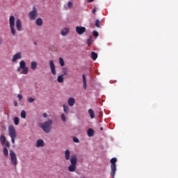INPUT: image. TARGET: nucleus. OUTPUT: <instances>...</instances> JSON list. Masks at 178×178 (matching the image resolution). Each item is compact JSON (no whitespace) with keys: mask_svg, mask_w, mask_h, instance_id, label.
Segmentation results:
<instances>
[{"mask_svg":"<svg viewBox=\"0 0 178 178\" xmlns=\"http://www.w3.org/2000/svg\"><path fill=\"white\" fill-rule=\"evenodd\" d=\"M63 76H64V75H60V76H58V79H57V81H58L59 83H63V81H64Z\"/></svg>","mask_w":178,"mask_h":178,"instance_id":"393cba45","label":"nucleus"},{"mask_svg":"<svg viewBox=\"0 0 178 178\" xmlns=\"http://www.w3.org/2000/svg\"><path fill=\"white\" fill-rule=\"evenodd\" d=\"M76 31L78 34L82 35L86 31V29L85 27L76 26Z\"/></svg>","mask_w":178,"mask_h":178,"instance_id":"1a4fd4ad","label":"nucleus"},{"mask_svg":"<svg viewBox=\"0 0 178 178\" xmlns=\"http://www.w3.org/2000/svg\"><path fill=\"white\" fill-rule=\"evenodd\" d=\"M59 63L62 67L65 65L64 60L62 58H59Z\"/></svg>","mask_w":178,"mask_h":178,"instance_id":"c756f323","label":"nucleus"},{"mask_svg":"<svg viewBox=\"0 0 178 178\" xmlns=\"http://www.w3.org/2000/svg\"><path fill=\"white\" fill-rule=\"evenodd\" d=\"M83 178H85V177H83Z\"/></svg>","mask_w":178,"mask_h":178,"instance_id":"49530a36","label":"nucleus"},{"mask_svg":"<svg viewBox=\"0 0 178 178\" xmlns=\"http://www.w3.org/2000/svg\"><path fill=\"white\" fill-rule=\"evenodd\" d=\"M43 116H44V118H47V114L46 113H44L43 114Z\"/></svg>","mask_w":178,"mask_h":178,"instance_id":"ea45409f","label":"nucleus"},{"mask_svg":"<svg viewBox=\"0 0 178 178\" xmlns=\"http://www.w3.org/2000/svg\"><path fill=\"white\" fill-rule=\"evenodd\" d=\"M49 66H50V68H51V73L54 75H56V67H55V65H54V63L53 60L49 61Z\"/></svg>","mask_w":178,"mask_h":178,"instance_id":"9d476101","label":"nucleus"},{"mask_svg":"<svg viewBox=\"0 0 178 178\" xmlns=\"http://www.w3.org/2000/svg\"><path fill=\"white\" fill-rule=\"evenodd\" d=\"M34 44L36 45L37 44V43L36 42H34Z\"/></svg>","mask_w":178,"mask_h":178,"instance_id":"c03bdc74","label":"nucleus"},{"mask_svg":"<svg viewBox=\"0 0 178 178\" xmlns=\"http://www.w3.org/2000/svg\"><path fill=\"white\" fill-rule=\"evenodd\" d=\"M65 159L67 161H69L70 156V152L69 149L65 150Z\"/></svg>","mask_w":178,"mask_h":178,"instance_id":"f3484780","label":"nucleus"},{"mask_svg":"<svg viewBox=\"0 0 178 178\" xmlns=\"http://www.w3.org/2000/svg\"><path fill=\"white\" fill-rule=\"evenodd\" d=\"M31 68L32 70H35L37 68V63L35 61H33L31 64Z\"/></svg>","mask_w":178,"mask_h":178,"instance_id":"6ab92c4d","label":"nucleus"},{"mask_svg":"<svg viewBox=\"0 0 178 178\" xmlns=\"http://www.w3.org/2000/svg\"><path fill=\"white\" fill-rule=\"evenodd\" d=\"M16 28L18 31H21L22 30V23L20 19H17L16 21Z\"/></svg>","mask_w":178,"mask_h":178,"instance_id":"9b49d317","label":"nucleus"},{"mask_svg":"<svg viewBox=\"0 0 178 178\" xmlns=\"http://www.w3.org/2000/svg\"><path fill=\"white\" fill-rule=\"evenodd\" d=\"M95 13H96V9L95 8L92 10V13L95 14Z\"/></svg>","mask_w":178,"mask_h":178,"instance_id":"a19ab883","label":"nucleus"},{"mask_svg":"<svg viewBox=\"0 0 178 178\" xmlns=\"http://www.w3.org/2000/svg\"><path fill=\"white\" fill-rule=\"evenodd\" d=\"M70 32V29L69 28H64L61 32H60V34L63 35V36H65L67 35Z\"/></svg>","mask_w":178,"mask_h":178,"instance_id":"4468645a","label":"nucleus"},{"mask_svg":"<svg viewBox=\"0 0 178 178\" xmlns=\"http://www.w3.org/2000/svg\"><path fill=\"white\" fill-rule=\"evenodd\" d=\"M63 111L66 114L69 113L70 108L67 106L63 105Z\"/></svg>","mask_w":178,"mask_h":178,"instance_id":"5701e85b","label":"nucleus"},{"mask_svg":"<svg viewBox=\"0 0 178 178\" xmlns=\"http://www.w3.org/2000/svg\"><path fill=\"white\" fill-rule=\"evenodd\" d=\"M36 147L40 148V147H44V140L42 139H38L36 142Z\"/></svg>","mask_w":178,"mask_h":178,"instance_id":"ddd939ff","label":"nucleus"},{"mask_svg":"<svg viewBox=\"0 0 178 178\" xmlns=\"http://www.w3.org/2000/svg\"><path fill=\"white\" fill-rule=\"evenodd\" d=\"M9 23H10V28L11 33L13 34V35H15V34H16V30L15 28V19L14 16L10 17Z\"/></svg>","mask_w":178,"mask_h":178,"instance_id":"423d86ee","label":"nucleus"},{"mask_svg":"<svg viewBox=\"0 0 178 178\" xmlns=\"http://www.w3.org/2000/svg\"><path fill=\"white\" fill-rule=\"evenodd\" d=\"M38 15V12L35 7L33 8V10L29 13V18L31 20H35Z\"/></svg>","mask_w":178,"mask_h":178,"instance_id":"6e6552de","label":"nucleus"},{"mask_svg":"<svg viewBox=\"0 0 178 178\" xmlns=\"http://www.w3.org/2000/svg\"><path fill=\"white\" fill-rule=\"evenodd\" d=\"M91 57L94 60H95L97 58L98 55L95 52L92 51L91 54Z\"/></svg>","mask_w":178,"mask_h":178,"instance_id":"4be33fe9","label":"nucleus"},{"mask_svg":"<svg viewBox=\"0 0 178 178\" xmlns=\"http://www.w3.org/2000/svg\"><path fill=\"white\" fill-rule=\"evenodd\" d=\"M92 36H90L89 37V38H88V46H90V44H92Z\"/></svg>","mask_w":178,"mask_h":178,"instance_id":"bb28decb","label":"nucleus"},{"mask_svg":"<svg viewBox=\"0 0 178 178\" xmlns=\"http://www.w3.org/2000/svg\"><path fill=\"white\" fill-rule=\"evenodd\" d=\"M75 103H76V101H75L74 98L70 97V98L69 99V100H68V104H69L70 106H73Z\"/></svg>","mask_w":178,"mask_h":178,"instance_id":"dca6fc26","label":"nucleus"},{"mask_svg":"<svg viewBox=\"0 0 178 178\" xmlns=\"http://www.w3.org/2000/svg\"><path fill=\"white\" fill-rule=\"evenodd\" d=\"M42 19L41 18H38L37 20H36V24L38 26H42Z\"/></svg>","mask_w":178,"mask_h":178,"instance_id":"b1692460","label":"nucleus"},{"mask_svg":"<svg viewBox=\"0 0 178 178\" xmlns=\"http://www.w3.org/2000/svg\"><path fill=\"white\" fill-rule=\"evenodd\" d=\"M0 141H1L2 145H5L6 143V138L3 134L1 135Z\"/></svg>","mask_w":178,"mask_h":178,"instance_id":"2eb2a0df","label":"nucleus"},{"mask_svg":"<svg viewBox=\"0 0 178 178\" xmlns=\"http://www.w3.org/2000/svg\"><path fill=\"white\" fill-rule=\"evenodd\" d=\"M92 34L96 38L99 36V33L97 31H94Z\"/></svg>","mask_w":178,"mask_h":178,"instance_id":"2f4dec72","label":"nucleus"},{"mask_svg":"<svg viewBox=\"0 0 178 178\" xmlns=\"http://www.w3.org/2000/svg\"><path fill=\"white\" fill-rule=\"evenodd\" d=\"M95 134V131L92 129H89L88 131V137H93Z\"/></svg>","mask_w":178,"mask_h":178,"instance_id":"a211bd4d","label":"nucleus"},{"mask_svg":"<svg viewBox=\"0 0 178 178\" xmlns=\"http://www.w3.org/2000/svg\"><path fill=\"white\" fill-rule=\"evenodd\" d=\"M100 24H101V22H100L99 19H97V20H96V22H95V26H96L97 28H100V27H101Z\"/></svg>","mask_w":178,"mask_h":178,"instance_id":"c85d7f7f","label":"nucleus"},{"mask_svg":"<svg viewBox=\"0 0 178 178\" xmlns=\"http://www.w3.org/2000/svg\"><path fill=\"white\" fill-rule=\"evenodd\" d=\"M101 130H102H102H103V127H102V128H101Z\"/></svg>","mask_w":178,"mask_h":178,"instance_id":"37998d69","label":"nucleus"},{"mask_svg":"<svg viewBox=\"0 0 178 178\" xmlns=\"http://www.w3.org/2000/svg\"><path fill=\"white\" fill-rule=\"evenodd\" d=\"M14 104H15V106H17V104H18L17 102L15 101Z\"/></svg>","mask_w":178,"mask_h":178,"instance_id":"58836bf2","label":"nucleus"},{"mask_svg":"<svg viewBox=\"0 0 178 178\" xmlns=\"http://www.w3.org/2000/svg\"><path fill=\"white\" fill-rule=\"evenodd\" d=\"M61 119L63 122H65L66 121V118H65V114H61Z\"/></svg>","mask_w":178,"mask_h":178,"instance_id":"473e14b6","label":"nucleus"},{"mask_svg":"<svg viewBox=\"0 0 178 178\" xmlns=\"http://www.w3.org/2000/svg\"><path fill=\"white\" fill-rule=\"evenodd\" d=\"M94 0H88V2H89V3H91V2H92Z\"/></svg>","mask_w":178,"mask_h":178,"instance_id":"79ce46f5","label":"nucleus"},{"mask_svg":"<svg viewBox=\"0 0 178 178\" xmlns=\"http://www.w3.org/2000/svg\"><path fill=\"white\" fill-rule=\"evenodd\" d=\"M21 70H22V71L21 72V74H28L29 68L28 67H26V63L24 60L20 61L19 67L17 68V72H19Z\"/></svg>","mask_w":178,"mask_h":178,"instance_id":"20e7f679","label":"nucleus"},{"mask_svg":"<svg viewBox=\"0 0 178 178\" xmlns=\"http://www.w3.org/2000/svg\"><path fill=\"white\" fill-rule=\"evenodd\" d=\"M10 156L12 163L14 166H16V165H17V159L15 153L13 150H10Z\"/></svg>","mask_w":178,"mask_h":178,"instance_id":"0eeeda50","label":"nucleus"},{"mask_svg":"<svg viewBox=\"0 0 178 178\" xmlns=\"http://www.w3.org/2000/svg\"><path fill=\"white\" fill-rule=\"evenodd\" d=\"M83 87L85 89H86L87 83H86V77L85 74H83Z\"/></svg>","mask_w":178,"mask_h":178,"instance_id":"412c9836","label":"nucleus"},{"mask_svg":"<svg viewBox=\"0 0 178 178\" xmlns=\"http://www.w3.org/2000/svg\"><path fill=\"white\" fill-rule=\"evenodd\" d=\"M21 117H22V118H26V111H22L21 112Z\"/></svg>","mask_w":178,"mask_h":178,"instance_id":"7c9ffc66","label":"nucleus"},{"mask_svg":"<svg viewBox=\"0 0 178 178\" xmlns=\"http://www.w3.org/2000/svg\"><path fill=\"white\" fill-rule=\"evenodd\" d=\"M67 6L69 7V8H72V2H69L68 3V4H67Z\"/></svg>","mask_w":178,"mask_h":178,"instance_id":"e433bc0d","label":"nucleus"},{"mask_svg":"<svg viewBox=\"0 0 178 178\" xmlns=\"http://www.w3.org/2000/svg\"><path fill=\"white\" fill-rule=\"evenodd\" d=\"M28 100H29V102L30 103H32V102H33L35 101V99H33V98H32V97H30V98L28 99Z\"/></svg>","mask_w":178,"mask_h":178,"instance_id":"72a5a7b5","label":"nucleus"},{"mask_svg":"<svg viewBox=\"0 0 178 178\" xmlns=\"http://www.w3.org/2000/svg\"><path fill=\"white\" fill-rule=\"evenodd\" d=\"M52 123H53V121L51 120H49L47 122H44V123L40 124V127L42 129L44 133H50L51 125L52 124Z\"/></svg>","mask_w":178,"mask_h":178,"instance_id":"f03ea898","label":"nucleus"},{"mask_svg":"<svg viewBox=\"0 0 178 178\" xmlns=\"http://www.w3.org/2000/svg\"><path fill=\"white\" fill-rule=\"evenodd\" d=\"M74 143H79V140L77 138H74Z\"/></svg>","mask_w":178,"mask_h":178,"instance_id":"c9c22d12","label":"nucleus"},{"mask_svg":"<svg viewBox=\"0 0 178 178\" xmlns=\"http://www.w3.org/2000/svg\"><path fill=\"white\" fill-rule=\"evenodd\" d=\"M67 74V73L66 72H65V75H66Z\"/></svg>","mask_w":178,"mask_h":178,"instance_id":"a18cd8bd","label":"nucleus"},{"mask_svg":"<svg viewBox=\"0 0 178 178\" xmlns=\"http://www.w3.org/2000/svg\"><path fill=\"white\" fill-rule=\"evenodd\" d=\"M88 113H90V115L92 119L95 117V112H94V111L92 109H91V108L89 109L88 110Z\"/></svg>","mask_w":178,"mask_h":178,"instance_id":"aec40b11","label":"nucleus"},{"mask_svg":"<svg viewBox=\"0 0 178 178\" xmlns=\"http://www.w3.org/2000/svg\"><path fill=\"white\" fill-rule=\"evenodd\" d=\"M8 134L11 138V141H12L13 144H15V138L17 136V134H16V129L13 127V125H10L8 127Z\"/></svg>","mask_w":178,"mask_h":178,"instance_id":"7ed1b4c3","label":"nucleus"},{"mask_svg":"<svg viewBox=\"0 0 178 178\" xmlns=\"http://www.w3.org/2000/svg\"><path fill=\"white\" fill-rule=\"evenodd\" d=\"M6 147H7V148H9V147L10 146V144L8 141L6 142V144H5Z\"/></svg>","mask_w":178,"mask_h":178,"instance_id":"f704fd0d","label":"nucleus"},{"mask_svg":"<svg viewBox=\"0 0 178 178\" xmlns=\"http://www.w3.org/2000/svg\"><path fill=\"white\" fill-rule=\"evenodd\" d=\"M3 152L4 156H8V149L6 147H3Z\"/></svg>","mask_w":178,"mask_h":178,"instance_id":"a878e982","label":"nucleus"},{"mask_svg":"<svg viewBox=\"0 0 178 178\" xmlns=\"http://www.w3.org/2000/svg\"><path fill=\"white\" fill-rule=\"evenodd\" d=\"M118 159L117 158L114 157L111 160V176L113 178H115V172L117 170L116 168V162H117Z\"/></svg>","mask_w":178,"mask_h":178,"instance_id":"39448f33","label":"nucleus"},{"mask_svg":"<svg viewBox=\"0 0 178 178\" xmlns=\"http://www.w3.org/2000/svg\"><path fill=\"white\" fill-rule=\"evenodd\" d=\"M14 122H15V125H18L19 123V118L15 117V118H14Z\"/></svg>","mask_w":178,"mask_h":178,"instance_id":"cd10ccee","label":"nucleus"},{"mask_svg":"<svg viewBox=\"0 0 178 178\" xmlns=\"http://www.w3.org/2000/svg\"><path fill=\"white\" fill-rule=\"evenodd\" d=\"M70 162L71 165L68 167V170L69 172H75L77 163V157L76 154L72 155Z\"/></svg>","mask_w":178,"mask_h":178,"instance_id":"f257e3e1","label":"nucleus"},{"mask_svg":"<svg viewBox=\"0 0 178 178\" xmlns=\"http://www.w3.org/2000/svg\"><path fill=\"white\" fill-rule=\"evenodd\" d=\"M22 58V54L20 52L17 53L15 55L13 56L12 61L14 63L17 59Z\"/></svg>","mask_w":178,"mask_h":178,"instance_id":"f8f14e48","label":"nucleus"},{"mask_svg":"<svg viewBox=\"0 0 178 178\" xmlns=\"http://www.w3.org/2000/svg\"><path fill=\"white\" fill-rule=\"evenodd\" d=\"M17 97L19 98V100H21V99H22V95H20V94H19V95H17Z\"/></svg>","mask_w":178,"mask_h":178,"instance_id":"4c0bfd02","label":"nucleus"}]
</instances>
